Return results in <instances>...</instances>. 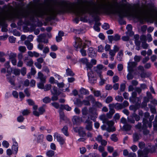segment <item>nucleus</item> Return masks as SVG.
I'll list each match as a JSON object with an SVG mask.
<instances>
[{
	"label": "nucleus",
	"instance_id": "nucleus-1",
	"mask_svg": "<svg viewBox=\"0 0 157 157\" xmlns=\"http://www.w3.org/2000/svg\"><path fill=\"white\" fill-rule=\"evenodd\" d=\"M75 1L76 4L80 7H76L74 3L64 0L62 1L60 5L56 7L51 6L43 8L39 6L33 10V12L35 16L46 17L50 20L54 19L58 13L72 12L81 17V20L84 22H86L87 20L81 16L86 13L94 15L103 12L108 14H117L120 18L126 16V4H119L116 0L113 1L112 3L105 2L99 4L90 0Z\"/></svg>",
	"mask_w": 157,
	"mask_h": 157
},
{
	"label": "nucleus",
	"instance_id": "nucleus-2",
	"mask_svg": "<svg viewBox=\"0 0 157 157\" xmlns=\"http://www.w3.org/2000/svg\"><path fill=\"white\" fill-rule=\"evenodd\" d=\"M75 44L74 46L76 48H80V52L83 56H85L86 55V51L84 48H86V44L82 43L81 39L79 37H76L75 39Z\"/></svg>",
	"mask_w": 157,
	"mask_h": 157
},
{
	"label": "nucleus",
	"instance_id": "nucleus-3",
	"mask_svg": "<svg viewBox=\"0 0 157 157\" xmlns=\"http://www.w3.org/2000/svg\"><path fill=\"white\" fill-rule=\"evenodd\" d=\"M46 35L44 34H40L38 36L37 40L38 42L47 43L48 42L47 39H46Z\"/></svg>",
	"mask_w": 157,
	"mask_h": 157
},
{
	"label": "nucleus",
	"instance_id": "nucleus-4",
	"mask_svg": "<svg viewBox=\"0 0 157 157\" xmlns=\"http://www.w3.org/2000/svg\"><path fill=\"white\" fill-rule=\"evenodd\" d=\"M108 125V127L107 128L106 130L109 132H113L116 130L115 128L112 127L114 124V122L112 121H108L106 123Z\"/></svg>",
	"mask_w": 157,
	"mask_h": 157
},
{
	"label": "nucleus",
	"instance_id": "nucleus-5",
	"mask_svg": "<svg viewBox=\"0 0 157 157\" xmlns=\"http://www.w3.org/2000/svg\"><path fill=\"white\" fill-rule=\"evenodd\" d=\"M137 65V63L135 62H130L128 64V72H133V68Z\"/></svg>",
	"mask_w": 157,
	"mask_h": 157
},
{
	"label": "nucleus",
	"instance_id": "nucleus-6",
	"mask_svg": "<svg viewBox=\"0 0 157 157\" xmlns=\"http://www.w3.org/2000/svg\"><path fill=\"white\" fill-rule=\"evenodd\" d=\"M104 68L103 65L101 64L98 65L95 67L94 71L96 72L98 76H100L102 75V70Z\"/></svg>",
	"mask_w": 157,
	"mask_h": 157
},
{
	"label": "nucleus",
	"instance_id": "nucleus-7",
	"mask_svg": "<svg viewBox=\"0 0 157 157\" xmlns=\"http://www.w3.org/2000/svg\"><path fill=\"white\" fill-rule=\"evenodd\" d=\"M24 61L26 64L30 67L32 66L33 64V59L29 58L28 57H25L24 59Z\"/></svg>",
	"mask_w": 157,
	"mask_h": 157
},
{
	"label": "nucleus",
	"instance_id": "nucleus-8",
	"mask_svg": "<svg viewBox=\"0 0 157 157\" xmlns=\"http://www.w3.org/2000/svg\"><path fill=\"white\" fill-rule=\"evenodd\" d=\"M85 123L86 124V128L89 131H91L92 128V122L89 119V118L85 121Z\"/></svg>",
	"mask_w": 157,
	"mask_h": 157
},
{
	"label": "nucleus",
	"instance_id": "nucleus-9",
	"mask_svg": "<svg viewBox=\"0 0 157 157\" xmlns=\"http://www.w3.org/2000/svg\"><path fill=\"white\" fill-rule=\"evenodd\" d=\"M54 138L56 139L57 140L61 145L65 143V140L60 135L57 134H56L54 135Z\"/></svg>",
	"mask_w": 157,
	"mask_h": 157
},
{
	"label": "nucleus",
	"instance_id": "nucleus-10",
	"mask_svg": "<svg viewBox=\"0 0 157 157\" xmlns=\"http://www.w3.org/2000/svg\"><path fill=\"white\" fill-rule=\"evenodd\" d=\"M37 78L40 79L41 82L45 83L46 77L44 76L41 72H39L38 73Z\"/></svg>",
	"mask_w": 157,
	"mask_h": 157
},
{
	"label": "nucleus",
	"instance_id": "nucleus-11",
	"mask_svg": "<svg viewBox=\"0 0 157 157\" xmlns=\"http://www.w3.org/2000/svg\"><path fill=\"white\" fill-rule=\"evenodd\" d=\"M88 56L92 58L96 57V55L94 49L92 48H90L88 50Z\"/></svg>",
	"mask_w": 157,
	"mask_h": 157
},
{
	"label": "nucleus",
	"instance_id": "nucleus-12",
	"mask_svg": "<svg viewBox=\"0 0 157 157\" xmlns=\"http://www.w3.org/2000/svg\"><path fill=\"white\" fill-rule=\"evenodd\" d=\"M88 76L89 77V80L92 82L94 80H96L95 75L92 71H90L88 72Z\"/></svg>",
	"mask_w": 157,
	"mask_h": 157
},
{
	"label": "nucleus",
	"instance_id": "nucleus-13",
	"mask_svg": "<svg viewBox=\"0 0 157 157\" xmlns=\"http://www.w3.org/2000/svg\"><path fill=\"white\" fill-rule=\"evenodd\" d=\"M123 55V51L122 50H121L117 54V59L119 61H122Z\"/></svg>",
	"mask_w": 157,
	"mask_h": 157
},
{
	"label": "nucleus",
	"instance_id": "nucleus-14",
	"mask_svg": "<svg viewBox=\"0 0 157 157\" xmlns=\"http://www.w3.org/2000/svg\"><path fill=\"white\" fill-rule=\"evenodd\" d=\"M26 46L29 50H32L33 48V44L28 40H25L24 42Z\"/></svg>",
	"mask_w": 157,
	"mask_h": 157
},
{
	"label": "nucleus",
	"instance_id": "nucleus-15",
	"mask_svg": "<svg viewBox=\"0 0 157 157\" xmlns=\"http://www.w3.org/2000/svg\"><path fill=\"white\" fill-rule=\"evenodd\" d=\"M149 152H150V148H148V147L144 149L143 151H139L138 152V154L139 155H140V156H143L144 155H147Z\"/></svg>",
	"mask_w": 157,
	"mask_h": 157
},
{
	"label": "nucleus",
	"instance_id": "nucleus-16",
	"mask_svg": "<svg viewBox=\"0 0 157 157\" xmlns=\"http://www.w3.org/2000/svg\"><path fill=\"white\" fill-rule=\"evenodd\" d=\"M126 29L128 30L127 32L126 33V34L130 35L133 34V33L132 31V26L131 25H128L126 27Z\"/></svg>",
	"mask_w": 157,
	"mask_h": 157
},
{
	"label": "nucleus",
	"instance_id": "nucleus-17",
	"mask_svg": "<svg viewBox=\"0 0 157 157\" xmlns=\"http://www.w3.org/2000/svg\"><path fill=\"white\" fill-rule=\"evenodd\" d=\"M66 74L67 76H73L75 75V74L73 72L72 70L68 68L66 70Z\"/></svg>",
	"mask_w": 157,
	"mask_h": 157
},
{
	"label": "nucleus",
	"instance_id": "nucleus-18",
	"mask_svg": "<svg viewBox=\"0 0 157 157\" xmlns=\"http://www.w3.org/2000/svg\"><path fill=\"white\" fill-rule=\"evenodd\" d=\"M140 135L139 133L137 132H135L133 134V138L134 141H137L139 139Z\"/></svg>",
	"mask_w": 157,
	"mask_h": 157
},
{
	"label": "nucleus",
	"instance_id": "nucleus-19",
	"mask_svg": "<svg viewBox=\"0 0 157 157\" xmlns=\"http://www.w3.org/2000/svg\"><path fill=\"white\" fill-rule=\"evenodd\" d=\"M52 94L53 95H59L60 94L57 91V88L55 86L53 87L52 89L51 90Z\"/></svg>",
	"mask_w": 157,
	"mask_h": 157
},
{
	"label": "nucleus",
	"instance_id": "nucleus-20",
	"mask_svg": "<svg viewBox=\"0 0 157 157\" xmlns=\"http://www.w3.org/2000/svg\"><path fill=\"white\" fill-rule=\"evenodd\" d=\"M60 109L62 110L64 109L67 111H70L71 110V108L67 105H61L60 107Z\"/></svg>",
	"mask_w": 157,
	"mask_h": 157
},
{
	"label": "nucleus",
	"instance_id": "nucleus-21",
	"mask_svg": "<svg viewBox=\"0 0 157 157\" xmlns=\"http://www.w3.org/2000/svg\"><path fill=\"white\" fill-rule=\"evenodd\" d=\"M137 93L136 92H133L132 94V97L130 98V100L132 99L133 100L137 99L138 101H139L140 98H139L136 97Z\"/></svg>",
	"mask_w": 157,
	"mask_h": 157
},
{
	"label": "nucleus",
	"instance_id": "nucleus-22",
	"mask_svg": "<svg viewBox=\"0 0 157 157\" xmlns=\"http://www.w3.org/2000/svg\"><path fill=\"white\" fill-rule=\"evenodd\" d=\"M79 135L82 137H84L86 135V133L84 131V129L82 128H80L78 130Z\"/></svg>",
	"mask_w": 157,
	"mask_h": 157
},
{
	"label": "nucleus",
	"instance_id": "nucleus-23",
	"mask_svg": "<svg viewBox=\"0 0 157 157\" xmlns=\"http://www.w3.org/2000/svg\"><path fill=\"white\" fill-rule=\"evenodd\" d=\"M132 126L129 124H126L123 127V130L125 131H129L131 128Z\"/></svg>",
	"mask_w": 157,
	"mask_h": 157
},
{
	"label": "nucleus",
	"instance_id": "nucleus-24",
	"mask_svg": "<svg viewBox=\"0 0 157 157\" xmlns=\"http://www.w3.org/2000/svg\"><path fill=\"white\" fill-rule=\"evenodd\" d=\"M79 92L82 94L87 95L89 94V91L83 88H81L80 89Z\"/></svg>",
	"mask_w": 157,
	"mask_h": 157
},
{
	"label": "nucleus",
	"instance_id": "nucleus-25",
	"mask_svg": "<svg viewBox=\"0 0 157 157\" xmlns=\"http://www.w3.org/2000/svg\"><path fill=\"white\" fill-rule=\"evenodd\" d=\"M80 121V118L77 116H74L72 119V121L74 124H76L79 122Z\"/></svg>",
	"mask_w": 157,
	"mask_h": 157
},
{
	"label": "nucleus",
	"instance_id": "nucleus-26",
	"mask_svg": "<svg viewBox=\"0 0 157 157\" xmlns=\"http://www.w3.org/2000/svg\"><path fill=\"white\" fill-rule=\"evenodd\" d=\"M16 144L13 145L12 146V149L16 154H17L18 150V145L17 142H15Z\"/></svg>",
	"mask_w": 157,
	"mask_h": 157
},
{
	"label": "nucleus",
	"instance_id": "nucleus-27",
	"mask_svg": "<svg viewBox=\"0 0 157 157\" xmlns=\"http://www.w3.org/2000/svg\"><path fill=\"white\" fill-rule=\"evenodd\" d=\"M6 77L7 78L9 81V82H10L12 85H15L13 79L14 76H11V75H10Z\"/></svg>",
	"mask_w": 157,
	"mask_h": 157
},
{
	"label": "nucleus",
	"instance_id": "nucleus-28",
	"mask_svg": "<svg viewBox=\"0 0 157 157\" xmlns=\"http://www.w3.org/2000/svg\"><path fill=\"white\" fill-rule=\"evenodd\" d=\"M68 128L67 127L65 126L62 129V131L63 133L66 136H68V133L67 132Z\"/></svg>",
	"mask_w": 157,
	"mask_h": 157
},
{
	"label": "nucleus",
	"instance_id": "nucleus-29",
	"mask_svg": "<svg viewBox=\"0 0 157 157\" xmlns=\"http://www.w3.org/2000/svg\"><path fill=\"white\" fill-rule=\"evenodd\" d=\"M116 53L113 50H110L109 51V54L110 56V59L112 61L114 59L113 57L115 56Z\"/></svg>",
	"mask_w": 157,
	"mask_h": 157
},
{
	"label": "nucleus",
	"instance_id": "nucleus-30",
	"mask_svg": "<svg viewBox=\"0 0 157 157\" xmlns=\"http://www.w3.org/2000/svg\"><path fill=\"white\" fill-rule=\"evenodd\" d=\"M59 112L60 119L63 120H65L66 117L65 116L63 112V111L62 110L60 109L59 110Z\"/></svg>",
	"mask_w": 157,
	"mask_h": 157
},
{
	"label": "nucleus",
	"instance_id": "nucleus-31",
	"mask_svg": "<svg viewBox=\"0 0 157 157\" xmlns=\"http://www.w3.org/2000/svg\"><path fill=\"white\" fill-rule=\"evenodd\" d=\"M115 109L118 110H121L123 109L121 104L118 103H116Z\"/></svg>",
	"mask_w": 157,
	"mask_h": 157
},
{
	"label": "nucleus",
	"instance_id": "nucleus-32",
	"mask_svg": "<svg viewBox=\"0 0 157 157\" xmlns=\"http://www.w3.org/2000/svg\"><path fill=\"white\" fill-rule=\"evenodd\" d=\"M18 50L21 53H24L27 50L26 48L24 46H20L18 48Z\"/></svg>",
	"mask_w": 157,
	"mask_h": 157
},
{
	"label": "nucleus",
	"instance_id": "nucleus-33",
	"mask_svg": "<svg viewBox=\"0 0 157 157\" xmlns=\"http://www.w3.org/2000/svg\"><path fill=\"white\" fill-rule=\"evenodd\" d=\"M128 73L127 75V78L128 80H130L132 79L133 77V75L132 74L133 72H128Z\"/></svg>",
	"mask_w": 157,
	"mask_h": 157
},
{
	"label": "nucleus",
	"instance_id": "nucleus-34",
	"mask_svg": "<svg viewBox=\"0 0 157 157\" xmlns=\"http://www.w3.org/2000/svg\"><path fill=\"white\" fill-rule=\"evenodd\" d=\"M86 98L88 99V101L90 102V101H91L92 102L94 103L95 102V100L92 95H90L89 96L87 97Z\"/></svg>",
	"mask_w": 157,
	"mask_h": 157
},
{
	"label": "nucleus",
	"instance_id": "nucleus-35",
	"mask_svg": "<svg viewBox=\"0 0 157 157\" xmlns=\"http://www.w3.org/2000/svg\"><path fill=\"white\" fill-rule=\"evenodd\" d=\"M120 118V115L118 113H116L113 116V120L114 121H118Z\"/></svg>",
	"mask_w": 157,
	"mask_h": 157
},
{
	"label": "nucleus",
	"instance_id": "nucleus-36",
	"mask_svg": "<svg viewBox=\"0 0 157 157\" xmlns=\"http://www.w3.org/2000/svg\"><path fill=\"white\" fill-rule=\"evenodd\" d=\"M140 39L141 41V43L146 42V36L144 35H141L140 37Z\"/></svg>",
	"mask_w": 157,
	"mask_h": 157
},
{
	"label": "nucleus",
	"instance_id": "nucleus-37",
	"mask_svg": "<svg viewBox=\"0 0 157 157\" xmlns=\"http://www.w3.org/2000/svg\"><path fill=\"white\" fill-rule=\"evenodd\" d=\"M47 155L49 157H51L54 155V152L52 150H49L46 153Z\"/></svg>",
	"mask_w": 157,
	"mask_h": 157
},
{
	"label": "nucleus",
	"instance_id": "nucleus-38",
	"mask_svg": "<svg viewBox=\"0 0 157 157\" xmlns=\"http://www.w3.org/2000/svg\"><path fill=\"white\" fill-rule=\"evenodd\" d=\"M137 70L138 71V74H139V72H142L143 71H145L144 67L141 65H140L137 67Z\"/></svg>",
	"mask_w": 157,
	"mask_h": 157
},
{
	"label": "nucleus",
	"instance_id": "nucleus-39",
	"mask_svg": "<svg viewBox=\"0 0 157 157\" xmlns=\"http://www.w3.org/2000/svg\"><path fill=\"white\" fill-rule=\"evenodd\" d=\"M52 86L51 84H46L44 87V90L45 91H47L49 90L51 88Z\"/></svg>",
	"mask_w": 157,
	"mask_h": 157
},
{
	"label": "nucleus",
	"instance_id": "nucleus-40",
	"mask_svg": "<svg viewBox=\"0 0 157 157\" xmlns=\"http://www.w3.org/2000/svg\"><path fill=\"white\" fill-rule=\"evenodd\" d=\"M148 146L149 147V148H150V152L152 153L155 151V149L154 146H152L151 144H149Z\"/></svg>",
	"mask_w": 157,
	"mask_h": 157
},
{
	"label": "nucleus",
	"instance_id": "nucleus-41",
	"mask_svg": "<svg viewBox=\"0 0 157 157\" xmlns=\"http://www.w3.org/2000/svg\"><path fill=\"white\" fill-rule=\"evenodd\" d=\"M17 54L13 53H11L9 55V59L10 60L16 58Z\"/></svg>",
	"mask_w": 157,
	"mask_h": 157
},
{
	"label": "nucleus",
	"instance_id": "nucleus-42",
	"mask_svg": "<svg viewBox=\"0 0 157 157\" xmlns=\"http://www.w3.org/2000/svg\"><path fill=\"white\" fill-rule=\"evenodd\" d=\"M115 99L118 101L122 102L124 98L122 96L118 95L116 97Z\"/></svg>",
	"mask_w": 157,
	"mask_h": 157
},
{
	"label": "nucleus",
	"instance_id": "nucleus-43",
	"mask_svg": "<svg viewBox=\"0 0 157 157\" xmlns=\"http://www.w3.org/2000/svg\"><path fill=\"white\" fill-rule=\"evenodd\" d=\"M153 126L155 129H157V116H156L153 122Z\"/></svg>",
	"mask_w": 157,
	"mask_h": 157
},
{
	"label": "nucleus",
	"instance_id": "nucleus-44",
	"mask_svg": "<svg viewBox=\"0 0 157 157\" xmlns=\"http://www.w3.org/2000/svg\"><path fill=\"white\" fill-rule=\"evenodd\" d=\"M132 116L134 117L136 121H138L140 120V117L139 115H137L135 113H134L132 114Z\"/></svg>",
	"mask_w": 157,
	"mask_h": 157
},
{
	"label": "nucleus",
	"instance_id": "nucleus-45",
	"mask_svg": "<svg viewBox=\"0 0 157 157\" xmlns=\"http://www.w3.org/2000/svg\"><path fill=\"white\" fill-rule=\"evenodd\" d=\"M98 76L99 77L101 80L100 82V85H102L105 83V80L103 78L102 75Z\"/></svg>",
	"mask_w": 157,
	"mask_h": 157
},
{
	"label": "nucleus",
	"instance_id": "nucleus-46",
	"mask_svg": "<svg viewBox=\"0 0 157 157\" xmlns=\"http://www.w3.org/2000/svg\"><path fill=\"white\" fill-rule=\"evenodd\" d=\"M30 113V111L28 109H25L23 110L22 113L23 116L27 115Z\"/></svg>",
	"mask_w": 157,
	"mask_h": 157
},
{
	"label": "nucleus",
	"instance_id": "nucleus-47",
	"mask_svg": "<svg viewBox=\"0 0 157 157\" xmlns=\"http://www.w3.org/2000/svg\"><path fill=\"white\" fill-rule=\"evenodd\" d=\"M141 46L143 48L146 49L148 46V44L146 43V42L141 43Z\"/></svg>",
	"mask_w": 157,
	"mask_h": 157
},
{
	"label": "nucleus",
	"instance_id": "nucleus-48",
	"mask_svg": "<svg viewBox=\"0 0 157 157\" xmlns=\"http://www.w3.org/2000/svg\"><path fill=\"white\" fill-rule=\"evenodd\" d=\"M139 74L142 78H145L147 75L145 71L141 72H139Z\"/></svg>",
	"mask_w": 157,
	"mask_h": 157
},
{
	"label": "nucleus",
	"instance_id": "nucleus-49",
	"mask_svg": "<svg viewBox=\"0 0 157 157\" xmlns=\"http://www.w3.org/2000/svg\"><path fill=\"white\" fill-rule=\"evenodd\" d=\"M20 70L17 69H15L13 70V73L16 75H19L20 74Z\"/></svg>",
	"mask_w": 157,
	"mask_h": 157
},
{
	"label": "nucleus",
	"instance_id": "nucleus-50",
	"mask_svg": "<svg viewBox=\"0 0 157 157\" xmlns=\"http://www.w3.org/2000/svg\"><path fill=\"white\" fill-rule=\"evenodd\" d=\"M111 139L112 140L115 142L117 141L118 140L117 137V135L115 134H113L111 136Z\"/></svg>",
	"mask_w": 157,
	"mask_h": 157
},
{
	"label": "nucleus",
	"instance_id": "nucleus-51",
	"mask_svg": "<svg viewBox=\"0 0 157 157\" xmlns=\"http://www.w3.org/2000/svg\"><path fill=\"white\" fill-rule=\"evenodd\" d=\"M82 113L83 115H86L88 114V109L86 107H84L82 109Z\"/></svg>",
	"mask_w": 157,
	"mask_h": 157
},
{
	"label": "nucleus",
	"instance_id": "nucleus-52",
	"mask_svg": "<svg viewBox=\"0 0 157 157\" xmlns=\"http://www.w3.org/2000/svg\"><path fill=\"white\" fill-rule=\"evenodd\" d=\"M119 78L117 75H114L113 78V82L115 83L119 81Z\"/></svg>",
	"mask_w": 157,
	"mask_h": 157
},
{
	"label": "nucleus",
	"instance_id": "nucleus-53",
	"mask_svg": "<svg viewBox=\"0 0 157 157\" xmlns=\"http://www.w3.org/2000/svg\"><path fill=\"white\" fill-rule=\"evenodd\" d=\"M123 108L128 106L129 105V103L127 101H124L123 103L121 104Z\"/></svg>",
	"mask_w": 157,
	"mask_h": 157
},
{
	"label": "nucleus",
	"instance_id": "nucleus-54",
	"mask_svg": "<svg viewBox=\"0 0 157 157\" xmlns=\"http://www.w3.org/2000/svg\"><path fill=\"white\" fill-rule=\"evenodd\" d=\"M51 100V99L48 97H46L43 100V101L46 103L50 102Z\"/></svg>",
	"mask_w": 157,
	"mask_h": 157
},
{
	"label": "nucleus",
	"instance_id": "nucleus-55",
	"mask_svg": "<svg viewBox=\"0 0 157 157\" xmlns=\"http://www.w3.org/2000/svg\"><path fill=\"white\" fill-rule=\"evenodd\" d=\"M21 72L22 75H25L26 73V68L25 67H23L21 68Z\"/></svg>",
	"mask_w": 157,
	"mask_h": 157
},
{
	"label": "nucleus",
	"instance_id": "nucleus-56",
	"mask_svg": "<svg viewBox=\"0 0 157 157\" xmlns=\"http://www.w3.org/2000/svg\"><path fill=\"white\" fill-rule=\"evenodd\" d=\"M2 145L6 148H8L9 145V143L6 141H4L2 143Z\"/></svg>",
	"mask_w": 157,
	"mask_h": 157
},
{
	"label": "nucleus",
	"instance_id": "nucleus-57",
	"mask_svg": "<svg viewBox=\"0 0 157 157\" xmlns=\"http://www.w3.org/2000/svg\"><path fill=\"white\" fill-rule=\"evenodd\" d=\"M121 36L118 34H116L113 36V40L115 41H118L120 40Z\"/></svg>",
	"mask_w": 157,
	"mask_h": 157
},
{
	"label": "nucleus",
	"instance_id": "nucleus-58",
	"mask_svg": "<svg viewBox=\"0 0 157 157\" xmlns=\"http://www.w3.org/2000/svg\"><path fill=\"white\" fill-rule=\"evenodd\" d=\"M140 59L141 57L137 55L135 56L134 57V60L136 63V62H139L140 61Z\"/></svg>",
	"mask_w": 157,
	"mask_h": 157
},
{
	"label": "nucleus",
	"instance_id": "nucleus-59",
	"mask_svg": "<svg viewBox=\"0 0 157 157\" xmlns=\"http://www.w3.org/2000/svg\"><path fill=\"white\" fill-rule=\"evenodd\" d=\"M129 109L130 110H132L134 112V113H135V112L136 111L137 109L136 107L134 105H130L129 106Z\"/></svg>",
	"mask_w": 157,
	"mask_h": 157
},
{
	"label": "nucleus",
	"instance_id": "nucleus-60",
	"mask_svg": "<svg viewBox=\"0 0 157 157\" xmlns=\"http://www.w3.org/2000/svg\"><path fill=\"white\" fill-rule=\"evenodd\" d=\"M148 122L147 119L144 118L143 120V126L145 128L147 127V124Z\"/></svg>",
	"mask_w": 157,
	"mask_h": 157
},
{
	"label": "nucleus",
	"instance_id": "nucleus-61",
	"mask_svg": "<svg viewBox=\"0 0 157 157\" xmlns=\"http://www.w3.org/2000/svg\"><path fill=\"white\" fill-rule=\"evenodd\" d=\"M147 40H148V42H150L152 40V38L151 34H148L146 36Z\"/></svg>",
	"mask_w": 157,
	"mask_h": 157
},
{
	"label": "nucleus",
	"instance_id": "nucleus-62",
	"mask_svg": "<svg viewBox=\"0 0 157 157\" xmlns=\"http://www.w3.org/2000/svg\"><path fill=\"white\" fill-rule=\"evenodd\" d=\"M16 39L13 36H10L9 38L10 42L11 43H14L15 42Z\"/></svg>",
	"mask_w": 157,
	"mask_h": 157
},
{
	"label": "nucleus",
	"instance_id": "nucleus-63",
	"mask_svg": "<svg viewBox=\"0 0 157 157\" xmlns=\"http://www.w3.org/2000/svg\"><path fill=\"white\" fill-rule=\"evenodd\" d=\"M113 101V98L111 97H108L106 99L105 101L107 103H109Z\"/></svg>",
	"mask_w": 157,
	"mask_h": 157
},
{
	"label": "nucleus",
	"instance_id": "nucleus-64",
	"mask_svg": "<svg viewBox=\"0 0 157 157\" xmlns=\"http://www.w3.org/2000/svg\"><path fill=\"white\" fill-rule=\"evenodd\" d=\"M102 27L103 29L107 30L109 29V26L108 24L104 23V24L102 25Z\"/></svg>",
	"mask_w": 157,
	"mask_h": 157
}]
</instances>
